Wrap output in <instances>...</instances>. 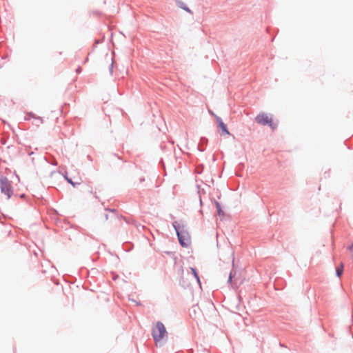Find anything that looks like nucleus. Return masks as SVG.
Instances as JSON below:
<instances>
[{"instance_id": "nucleus-9", "label": "nucleus", "mask_w": 353, "mask_h": 353, "mask_svg": "<svg viewBox=\"0 0 353 353\" xmlns=\"http://www.w3.org/2000/svg\"><path fill=\"white\" fill-rule=\"evenodd\" d=\"M65 179L67 180V181L70 183L72 186H74L75 184L71 180V179L68 178L67 176H65Z\"/></svg>"}, {"instance_id": "nucleus-2", "label": "nucleus", "mask_w": 353, "mask_h": 353, "mask_svg": "<svg viewBox=\"0 0 353 353\" xmlns=\"http://www.w3.org/2000/svg\"><path fill=\"white\" fill-rule=\"evenodd\" d=\"M0 188L1 192L7 196L8 199H10L12 194V189L11 187L10 181L6 177H0Z\"/></svg>"}, {"instance_id": "nucleus-11", "label": "nucleus", "mask_w": 353, "mask_h": 353, "mask_svg": "<svg viewBox=\"0 0 353 353\" xmlns=\"http://www.w3.org/2000/svg\"><path fill=\"white\" fill-rule=\"evenodd\" d=\"M81 67H79V68L77 69V73H79V72H81Z\"/></svg>"}, {"instance_id": "nucleus-4", "label": "nucleus", "mask_w": 353, "mask_h": 353, "mask_svg": "<svg viewBox=\"0 0 353 353\" xmlns=\"http://www.w3.org/2000/svg\"><path fill=\"white\" fill-rule=\"evenodd\" d=\"M256 121L261 125H268L271 127L273 126L272 119L265 113H261L255 118Z\"/></svg>"}, {"instance_id": "nucleus-12", "label": "nucleus", "mask_w": 353, "mask_h": 353, "mask_svg": "<svg viewBox=\"0 0 353 353\" xmlns=\"http://www.w3.org/2000/svg\"><path fill=\"white\" fill-rule=\"evenodd\" d=\"M232 273H230V276H229V281L230 282L232 281Z\"/></svg>"}, {"instance_id": "nucleus-8", "label": "nucleus", "mask_w": 353, "mask_h": 353, "mask_svg": "<svg viewBox=\"0 0 353 353\" xmlns=\"http://www.w3.org/2000/svg\"><path fill=\"white\" fill-rule=\"evenodd\" d=\"M190 270H191L192 273L193 274L194 276L195 277V279H196L197 282L199 283L200 280H199V275H198V274L196 272V269L193 268H191Z\"/></svg>"}, {"instance_id": "nucleus-10", "label": "nucleus", "mask_w": 353, "mask_h": 353, "mask_svg": "<svg viewBox=\"0 0 353 353\" xmlns=\"http://www.w3.org/2000/svg\"><path fill=\"white\" fill-rule=\"evenodd\" d=\"M349 248V250H350L351 252H352V251H353V243H352L350 246H349V248Z\"/></svg>"}, {"instance_id": "nucleus-6", "label": "nucleus", "mask_w": 353, "mask_h": 353, "mask_svg": "<svg viewBox=\"0 0 353 353\" xmlns=\"http://www.w3.org/2000/svg\"><path fill=\"white\" fill-rule=\"evenodd\" d=\"M343 271V264L341 263L340 268H337L336 270V275L340 277Z\"/></svg>"}, {"instance_id": "nucleus-7", "label": "nucleus", "mask_w": 353, "mask_h": 353, "mask_svg": "<svg viewBox=\"0 0 353 353\" xmlns=\"http://www.w3.org/2000/svg\"><path fill=\"white\" fill-rule=\"evenodd\" d=\"M215 205H216V208L217 209L218 214L219 216H223L224 213H223V210L221 208L220 204L218 202H215Z\"/></svg>"}, {"instance_id": "nucleus-3", "label": "nucleus", "mask_w": 353, "mask_h": 353, "mask_svg": "<svg viewBox=\"0 0 353 353\" xmlns=\"http://www.w3.org/2000/svg\"><path fill=\"white\" fill-rule=\"evenodd\" d=\"M176 234L179 238V241L181 246L187 248L190 245L191 239L190 236L186 232L179 231L176 228Z\"/></svg>"}, {"instance_id": "nucleus-1", "label": "nucleus", "mask_w": 353, "mask_h": 353, "mask_svg": "<svg viewBox=\"0 0 353 353\" xmlns=\"http://www.w3.org/2000/svg\"><path fill=\"white\" fill-rule=\"evenodd\" d=\"M152 336L157 344L162 345L163 341L167 338L168 332L161 322H157L152 330Z\"/></svg>"}, {"instance_id": "nucleus-5", "label": "nucleus", "mask_w": 353, "mask_h": 353, "mask_svg": "<svg viewBox=\"0 0 353 353\" xmlns=\"http://www.w3.org/2000/svg\"><path fill=\"white\" fill-rule=\"evenodd\" d=\"M215 119L219 127L222 130L223 132L226 134H230V132L227 129L226 125L223 122L222 119L218 116H215Z\"/></svg>"}]
</instances>
